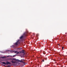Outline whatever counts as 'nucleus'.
Masks as SVG:
<instances>
[{
  "label": "nucleus",
  "instance_id": "nucleus-12",
  "mask_svg": "<svg viewBox=\"0 0 67 67\" xmlns=\"http://www.w3.org/2000/svg\"><path fill=\"white\" fill-rule=\"evenodd\" d=\"M9 56L10 57H12V56H11V55H9Z\"/></svg>",
  "mask_w": 67,
  "mask_h": 67
},
{
  "label": "nucleus",
  "instance_id": "nucleus-5",
  "mask_svg": "<svg viewBox=\"0 0 67 67\" xmlns=\"http://www.w3.org/2000/svg\"><path fill=\"white\" fill-rule=\"evenodd\" d=\"M14 52L15 53H16L17 54H19V52H18V51H14V52Z\"/></svg>",
  "mask_w": 67,
  "mask_h": 67
},
{
  "label": "nucleus",
  "instance_id": "nucleus-13",
  "mask_svg": "<svg viewBox=\"0 0 67 67\" xmlns=\"http://www.w3.org/2000/svg\"><path fill=\"white\" fill-rule=\"evenodd\" d=\"M43 62H44V60H43Z\"/></svg>",
  "mask_w": 67,
  "mask_h": 67
},
{
  "label": "nucleus",
  "instance_id": "nucleus-7",
  "mask_svg": "<svg viewBox=\"0 0 67 67\" xmlns=\"http://www.w3.org/2000/svg\"><path fill=\"white\" fill-rule=\"evenodd\" d=\"M20 53H23L24 54H25V53L24 52V51H21V52H20Z\"/></svg>",
  "mask_w": 67,
  "mask_h": 67
},
{
  "label": "nucleus",
  "instance_id": "nucleus-15",
  "mask_svg": "<svg viewBox=\"0 0 67 67\" xmlns=\"http://www.w3.org/2000/svg\"><path fill=\"white\" fill-rule=\"evenodd\" d=\"M9 57V56H7V57Z\"/></svg>",
  "mask_w": 67,
  "mask_h": 67
},
{
  "label": "nucleus",
  "instance_id": "nucleus-10",
  "mask_svg": "<svg viewBox=\"0 0 67 67\" xmlns=\"http://www.w3.org/2000/svg\"><path fill=\"white\" fill-rule=\"evenodd\" d=\"M6 57H3V58H5Z\"/></svg>",
  "mask_w": 67,
  "mask_h": 67
},
{
  "label": "nucleus",
  "instance_id": "nucleus-9",
  "mask_svg": "<svg viewBox=\"0 0 67 67\" xmlns=\"http://www.w3.org/2000/svg\"><path fill=\"white\" fill-rule=\"evenodd\" d=\"M2 63L3 64H4V65H7L6 63L5 62H3Z\"/></svg>",
  "mask_w": 67,
  "mask_h": 67
},
{
  "label": "nucleus",
  "instance_id": "nucleus-3",
  "mask_svg": "<svg viewBox=\"0 0 67 67\" xmlns=\"http://www.w3.org/2000/svg\"><path fill=\"white\" fill-rule=\"evenodd\" d=\"M9 60H14V61H16V59L14 58H10V59H9Z\"/></svg>",
  "mask_w": 67,
  "mask_h": 67
},
{
  "label": "nucleus",
  "instance_id": "nucleus-16",
  "mask_svg": "<svg viewBox=\"0 0 67 67\" xmlns=\"http://www.w3.org/2000/svg\"><path fill=\"white\" fill-rule=\"evenodd\" d=\"M4 66H5V65H3Z\"/></svg>",
  "mask_w": 67,
  "mask_h": 67
},
{
  "label": "nucleus",
  "instance_id": "nucleus-1",
  "mask_svg": "<svg viewBox=\"0 0 67 67\" xmlns=\"http://www.w3.org/2000/svg\"><path fill=\"white\" fill-rule=\"evenodd\" d=\"M23 60H24L21 59V60H19L16 59V61H17V62H21L22 63H24V64H25V62H23Z\"/></svg>",
  "mask_w": 67,
  "mask_h": 67
},
{
  "label": "nucleus",
  "instance_id": "nucleus-11",
  "mask_svg": "<svg viewBox=\"0 0 67 67\" xmlns=\"http://www.w3.org/2000/svg\"><path fill=\"white\" fill-rule=\"evenodd\" d=\"M62 49H64V47H63L62 48Z\"/></svg>",
  "mask_w": 67,
  "mask_h": 67
},
{
  "label": "nucleus",
  "instance_id": "nucleus-4",
  "mask_svg": "<svg viewBox=\"0 0 67 67\" xmlns=\"http://www.w3.org/2000/svg\"><path fill=\"white\" fill-rule=\"evenodd\" d=\"M11 62H12V63H16V64H18V63H17L16 62H14L13 61V60H12L10 61Z\"/></svg>",
  "mask_w": 67,
  "mask_h": 67
},
{
  "label": "nucleus",
  "instance_id": "nucleus-8",
  "mask_svg": "<svg viewBox=\"0 0 67 67\" xmlns=\"http://www.w3.org/2000/svg\"><path fill=\"white\" fill-rule=\"evenodd\" d=\"M23 37H24V36H23V35L21 36L20 37V39H22L23 38Z\"/></svg>",
  "mask_w": 67,
  "mask_h": 67
},
{
  "label": "nucleus",
  "instance_id": "nucleus-14",
  "mask_svg": "<svg viewBox=\"0 0 67 67\" xmlns=\"http://www.w3.org/2000/svg\"><path fill=\"white\" fill-rule=\"evenodd\" d=\"M15 56V55H13V57H14V56Z\"/></svg>",
  "mask_w": 67,
  "mask_h": 67
},
{
  "label": "nucleus",
  "instance_id": "nucleus-2",
  "mask_svg": "<svg viewBox=\"0 0 67 67\" xmlns=\"http://www.w3.org/2000/svg\"><path fill=\"white\" fill-rule=\"evenodd\" d=\"M19 44H20V40H18L17 42L15 43V44L16 45H18Z\"/></svg>",
  "mask_w": 67,
  "mask_h": 67
},
{
  "label": "nucleus",
  "instance_id": "nucleus-6",
  "mask_svg": "<svg viewBox=\"0 0 67 67\" xmlns=\"http://www.w3.org/2000/svg\"><path fill=\"white\" fill-rule=\"evenodd\" d=\"M6 64H7L8 65V64H11V63L10 62H6Z\"/></svg>",
  "mask_w": 67,
  "mask_h": 67
}]
</instances>
